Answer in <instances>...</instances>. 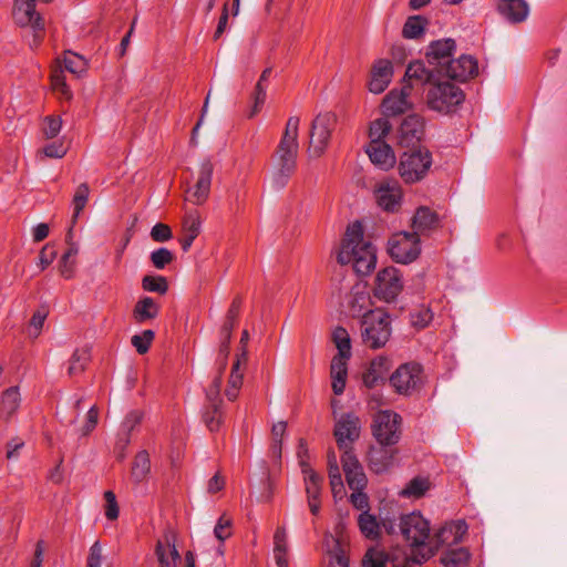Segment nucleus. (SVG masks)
<instances>
[{"mask_svg":"<svg viewBox=\"0 0 567 567\" xmlns=\"http://www.w3.org/2000/svg\"><path fill=\"white\" fill-rule=\"evenodd\" d=\"M432 320L433 313L430 308L421 307L410 313V322L417 329L427 327Z\"/></svg>","mask_w":567,"mask_h":567,"instance_id":"obj_48","label":"nucleus"},{"mask_svg":"<svg viewBox=\"0 0 567 567\" xmlns=\"http://www.w3.org/2000/svg\"><path fill=\"white\" fill-rule=\"evenodd\" d=\"M158 313L159 306L151 297L141 298L133 309V318L137 323H144L155 319Z\"/></svg>","mask_w":567,"mask_h":567,"instance_id":"obj_32","label":"nucleus"},{"mask_svg":"<svg viewBox=\"0 0 567 567\" xmlns=\"http://www.w3.org/2000/svg\"><path fill=\"white\" fill-rule=\"evenodd\" d=\"M391 336L389 315L382 309L368 310L361 319V338L371 349L385 346Z\"/></svg>","mask_w":567,"mask_h":567,"instance_id":"obj_4","label":"nucleus"},{"mask_svg":"<svg viewBox=\"0 0 567 567\" xmlns=\"http://www.w3.org/2000/svg\"><path fill=\"white\" fill-rule=\"evenodd\" d=\"M52 87L55 92L60 94L61 97L65 100H70L72 97V92L69 85L65 82V78L61 73L53 74L51 76Z\"/></svg>","mask_w":567,"mask_h":567,"instance_id":"obj_57","label":"nucleus"},{"mask_svg":"<svg viewBox=\"0 0 567 567\" xmlns=\"http://www.w3.org/2000/svg\"><path fill=\"white\" fill-rule=\"evenodd\" d=\"M90 361V351L86 348L76 349L71 358L70 367H69V374L75 375L78 373H81L84 369L86 363Z\"/></svg>","mask_w":567,"mask_h":567,"instance_id":"obj_45","label":"nucleus"},{"mask_svg":"<svg viewBox=\"0 0 567 567\" xmlns=\"http://www.w3.org/2000/svg\"><path fill=\"white\" fill-rule=\"evenodd\" d=\"M151 237L154 241L165 243L173 237L172 229L166 224L157 223L151 230Z\"/></svg>","mask_w":567,"mask_h":567,"instance_id":"obj_60","label":"nucleus"},{"mask_svg":"<svg viewBox=\"0 0 567 567\" xmlns=\"http://www.w3.org/2000/svg\"><path fill=\"white\" fill-rule=\"evenodd\" d=\"M455 49L456 44L453 39L432 41L426 49L425 56L429 64L436 69L437 73H442L452 60Z\"/></svg>","mask_w":567,"mask_h":567,"instance_id":"obj_15","label":"nucleus"},{"mask_svg":"<svg viewBox=\"0 0 567 567\" xmlns=\"http://www.w3.org/2000/svg\"><path fill=\"white\" fill-rule=\"evenodd\" d=\"M63 63L64 68L74 74H81L86 69L84 58L70 51L65 52Z\"/></svg>","mask_w":567,"mask_h":567,"instance_id":"obj_49","label":"nucleus"},{"mask_svg":"<svg viewBox=\"0 0 567 567\" xmlns=\"http://www.w3.org/2000/svg\"><path fill=\"white\" fill-rule=\"evenodd\" d=\"M104 498L106 501L105 506V516L110 520H114L118 517V505L116 502L115 494L112 491H106L104 493Z\"/></svg>","mask_w":567,"mask_h":567,"instance_id":"obj_61","label":"nucleus"},{"mask_svg":"<svg viewBox=\"0 0 567 567\" xmlns=\"http://www.w3.org/2000/svg\"><path fill=\"white\" fill-rule=\"evenodd\" d=\"M470 553L464 547L447 548L440 560L444 567H465L470 560Z\"/></svg>","mask_w":567,"mask_h":567,"instance_id":"obj_37","label":"nucleus"},{"mask_svg":"<svg viewBox=\"0 0 567 567\" xmlns=\"http://www.w3.org/2000/svg\"><path fill=\"white\" fill-rule=\"evenodd\" d=\"M390 130H391V124L386 118H384V117L377 118L370 125V130H369V136L371 138L370 143L382 142L381 140L388 135Z\"/></svg>","mask_w":567,"mask_h":567,"instance_id":"obj_46","label":"nucleus"},{"mask_svg":"<svg viewBox=\"0 0 567 567\" xmlns=\"http://www.w3.org/2000/svg\"><path fill=\"white\" fill-rule=\"evenodd\" d=\"M61 127V117L50 115L44 118L42 132L45 138H54L60 133Z\"/></svg>","mask_w":567,"mask_h":567,"instance_id":"obj_54","label":"nucleus"},{"mask_svg":"<svg viewBox=\"0 0 567 567\" xmlns=\"http://www.w3.org/2000/svg\"><path fill=\"white\" fill-rule=\"evenodd\" d=\"M432 165V154L426 148L405 152L401 156L399 174L408 184L416 183L425 177Z\"/></svg>","mask_w":567,"mask_h":567,"instance_id":"obj_7","label":"nucleus"},{"mask_svg":"<svg viewBox=\"0 0 567 567\" xmlns=\"http://www.w3.org/2000/svg\"><path fill=\"white\" fill-rule=\"evenodd\" d=\"M329 480L333 496L337 497L338 495H342L344 486L338 463L336 462L333 463L331 470L329 471Z\"/></svg>","mask_w":567,"mask_h":567,"instance_id":"obj_55","label":"nucleus"},{"mask_svg":"<svg viewBox=\"0 0 567 567\" xmlns=\"http://www.w3.org/2000/svg\"><path fill=\"white\" fill-rule=\"evenodd\" d=\"M337 124V116L331 112L319 113L311 124L308 153L318 158L327 150L331 134Z\"/></svg>","mask_w":567,"mask_h":567,"instance_id":"obj_8","label":"nucleus"},{"mask_svg":"<svg viewBox=\"0 0 567 567\" xmlns=\"http://www.w3.org/2000/svg\"><path fill=\"white\" fill-rule=\"evenodd\" d=\"M142 288L145 291L165 295L168 290V282L163 276H144L142 279Z\"/></svg>","mask_w":567,"mask_h":567,"instance_id":"obj_44","label":"nucleus"},{"mask_svg":"<svg viewBox=\"0 0 567 567\" xmlns=\"http://www.w3.org/2000/svg\"><path fill=\"white\" fill-rule=\"evenodd\" d=\"M200 226L202 220L199 215L196 212L188 213L183 221V233L186 235H192L196 238L200 233Z\"/></svg>","mask_w":567,"mask_h":567,"instance_id":"obj_53","label":"nucleus"},{"mask_svg":"<svg viewBox=\"0 0 567 567\" xmlns=\"http://www.w3.org/2000/svg\"><path fill=\"white\" fill-rule=\"evenodd\" d=\"M346 358L334 357L331 361L330 373L332 379V390L336 395H341L346 388L348 367Z\"/></svg>","mask_w":567,"mask_h":567,"instance_id":"obj_31","label":"nucleus"},{"mask_svg":"<svg viewBox=\"0 0 567 567\" xmlns=\"http://www.w3.org/2000/svg\"><path fill=\"white\" fill-rule=\"evenodd\" d=\"M400 530L411 547L414 548L415 561L421 564L434 556V549L430 539V522L419 512L403 515L400 522Z\"/></svg>","mask_w":567,"mask_h":567,"instance_id":"obj_2","label":"nucleus"},{"mask_svg":"<svg viewBox=\"0 0 567 567\" xmlns=\"http://www.w3.org/2000/svg\"><path fill=\"white\" fill-rule=\"evenodd\" d=\"M306 485L307 498H320L323 477L316 473L308 463L300 462Z\"/></svg>","mask_w":567,"mask_h":567,"instance_id":"obj_33","label":"nucleus"},{"mask_svg":"<svg viewBox=\"0 0 567 567\" xmlns=\"http://www.w3.org/2000/svg\"><path fill=\"white\" fill-rule=\"evenodd\" d=\"M430 488V482L425 477H414L412 478L405 487L400 492L402 497H412L420 498L422 497Z\"/></svg>","mask_w":567,"mask_h":567,"instance_id":"obj_41","label":"nucleus"},{"mask_svg":"<svg viewBox=\"0 0 567 567\" xmlns=\"http://www.w3.org/2000/svg\"><path fill=\"white\" fill-rule=\"evenodd\" d=\"M337 260L341 265L352 264L355 272L361 276L369 275L375 268V247L364 240L360 221L357 220L348 227Z\"/></svg>","mask_w":567,"mask_h":567,"instance_id":"obj_1","label":"nucleus"},{"mask_svg":"<svg viewBox=\"0 0 567 567\" xmlns=\"http://www.w3.org/2000/svg\"><path fill=\"white\" fill-rule=\"evenodd\" d=\"M223 403H207L203 413V420L209 431H218L223 423Z\"/></svg>","mask_w":567,"mask_h":567,"instance_id":"obj_40","label":"nucleus"},{"mask_svg":"<svg viewBox=\"0 0 567 567\" xmlns=\"http://www.w3.org/2000/svg\"><path fill=\"white\" fill-rule=\"evenodd\" d=\"M151 472L150 454L146 450L137 452L132 463L131 478L134 483L144 482Z\"/></svg>","mask_w":567,"mask_h":567,"instance_id":"obj_34","label":"nucleus"},{"mask_svg":"<svg viewBox=\"0 0 567 567\" xmlns=\"http://www.w3.org/2000/svg\"><path fill=\"white\" fill-rule=\"evenodd\" d=\"M441 74L451 80L465 82L478 74L477 60L472 55L463 54L458 59H452Z\"/></svg>","mask_w":567,"mask_h":567,"instance_id":"obj_16","label":"nucleus"},{"mask_svg":"<svg viewBox=\"0 0 567 567\" xmlns=\"http://www.w3.org/2000/svg\"><path fill=\"white\" fill-rule=\"evenodd\" d=\"M386 556L383 551L369 549L363 558V567H385Z\"/></svg>","mask_w":567,"mask_h":567,"instance_id":"obj_56","label":"nucleus"},{"mask_svg":"<svg viewBox=\"0 0 567 567\" xmlns=\"http://www.w3.org/2000/svg\"><path fill=\"white\" fill-rule=\"evenodd\" d=\"M441 73H437L436 69H429L425 66V63L421 60L413 61L409 63L405 74H404V83L403 85L420 84L430 86L439 79Z\"/></svg>","mask_w":567,"mask_h":567,"instance_id":"obj_25","label":"nucleus"},{"mask_svg":"<svg viewBox=\"0 0 567 567\" xmlns=\"http://www.w3.org/2000/svg\"><path fill=\"white\" fill-rule=\"evenodd\" d=\"M299 144L279 143L274 155L270 172V186L275 190L284 189L297 171Z\"/></svg>","mask_w":567,"mask_h":567,"instance_id":"obj_3","label":"nucleus"},{"mask_svg":"<svg viewBox=\"0 0 567 567\" xmlns=\"http://www.w3.org/2000/svg\"><path fill=\"white\" fill-rule=\"evenodd\" d=\"M391 386L400 395H411L423 384V369L416 362L399 365L389 378Z\"/></svg>","mask_w":567,"mask_h":567,"instance_id":"obj_9","label":"nucleus"},{"mask_svg":"<svg viewBox=\"0 0 567 567\" xmlns=\"http://www.w3.org/2000/svg\"><path fill=\"white\" fill-rule=\"evenodd\" d=\"M21 395L18 386H11L3 391L0 399V414L4 417L12 416L19 409Z\"/></svg>","mask_w":567,"mask_h":567,"instance_id":"obj_35","label":"nucleus"},{"mask_svg":"<svg viewBox=\"0 0 567 567\" xmlns=\"http://www.w3.org/2000/svg\"><path fill=\"white\" fill-rule=\"evenodd\" d=\"M350 502L352 506L360 511H369V497L363 489H352Z\"/></svg>","mask_w":567,"mask_h":567,"instance_id":"obj_64","label":"nucleus"},{"mask_svg":"<svg viewBox=\"0 0 567 567\" xmlns=\"http://www.w3.org/2000/svg\"><path fill=\"white\" fill-rule=\"evenodd\" d=\"M13 18L20 27H30L33 30V41L35 44H39L41 40L40 33L44 30V22L35 11V0H16Z\"/></svg>","mask_w":567,"mask_h":567,"instance_id":"obj_13","label":"nucleus"},{"mask_svg":"<svg viewBox=\"0 0 567 567\" xmlns=\"http://www.w3.org/2000/svg\"><path fill=\"white\" fill-rule=\"evenodd\" d=\"M401 271L395 267H386L378 271L374 280L373 295L384 302H393L403 290Z\"/></svg>","mask_w":567,"mask_h":567,"instance_id":"obj_11","label":"nucleus"},{"mask_svg":"<svg viewBox=\"0 0 567 567\" xmlns=\"http://www.w3.org/2000/svg\"><path fill=\"white\" fill-rule=\"evenodd\" d=\"M144 419V413L141 410L130 411L121 423L117 433L116 449L120 450L118 457L121 460L125 456V450L131 443V435L138 429Z\"/></svg>","mask_w":567,"mask_h":567,"instance_id":"obj_23","label":"nucleus"},{"mask_svg":"<svg viewBox=\"0 0 567 567\" xmlns=\"http://www.w3.org/2000/svg\"><path fill=\"white\" fill-rule=\"evenodd\" d=\"M266 96L267 84L257 83L251 94L252 106L249 112V117H254L257 113L260 112L262 105L265 104Z\"/></svg>","mask_w":567,"mask_h":567,"instance_id":"obj_51","label":"nucleus"},{"mask_svg":"<svg viewBox=\"0 0 567 567\" xmlns=\"http://www.w3.org/2000/svg\"><path fill=\"white\" fill-rule=\"evenodd\" d=\"M333 340L338 349V355L336 357L350 359L351 341L348 331L344 328L338 327L333 331Z\"/></svg>","mask_w":567,"mask_h":567,"instance_id":"obj_42","label":"nucleus"},{"mask_svg":"<svg viewBox=\"0 0 567 567\" xmlns=\"http://www.w3.org/2000/svg\"><path fill=\"white\" fill-rule=\"evenodd\" d=\"M48 311L45 309H39L37 310L31 320H30V334H33V337H38L40 333V330L43 327V323L47 319Z\"/></svg>","mask_w":567,"mask_h":567,"instance_id":"obj_63","label":"nucleus"},{"mask_svg":"<svg viewBox=\"0 0 567 567\" xmlns=\"http://www.w3.org/2000/svg\"><path fill=\"white\" fill-rule=\"evenodd\" d=\"M497 11L509 23H520L529 14V6L525 0H498Z\"/></svg>","mask_w":567,"mask_h":567,"instance_id":"obj_27","label":"nucleus"},{"mask_svg":"<svg viewBox=\"0 0 567 567\" xmlns=\"http://www.w3.org/2000/svg\"><path fill=\"white\" fill-rule=\"evenodd\" d=\"M346 480L351 489H364L368 483L363 467L353 451H347L341 456Z\"/></svg>","mask_w":567,"mask_h":567,"instance_id":"obj_19","label":"nucleus"},{"mask_svg":"<svg viewBox=\"0 0 567 567\" xmlns=\"http://www.w3.org/2000/svg\"><path fill=\"white\" fill-rule=\"evenodd\" d=\"M370 161L379 168L386 171L395 164V155L390 145L384 142L369 143L365 150Z\"/></svg>","mask_w":567,"mask_h":567,"instance_id":"obj_30","label":"nucleus"},{"mask_svg":"<svg viewBox=\"0 0 567 567\" xmlns=\"http://www.w3.org/2000/svg\"><path fill=\"white\" fill-rule=\"evenodd\" d=\"M466 529L467 526L462 520L445 524L434 534L432 539H429L427 544H431L435 553L443 545L458 544L466 533Z\"/></svg>","mask_w":567,"mask_h":567,"instance_id":"obj_21","label":"nucleus"},{"mask_svg":"<svg viewBox=\"0 0 567 567\" xmlns=\"http://www.w3.org/2000/svg\"><path fill=\"white\" fill-rule=\"evenodd\" d=\"M215 537L224 542L231 535V520L225 515L220 516L215 528H214Z\"/></svg>","mask_w":567,"mask_h":567,"instance_id":"obj_58","label":"nucleus"},{"mask_svg":"<svg viewBox=\"0 0 567 567\" xmlns=\"http://www.w3.org/2000/svg\"><path fill=\"white\" fill-rule=\"evenodd\" d=\"M441 226L439 215L426 206H421L415 210L412 218V233L420 238L429 236L432 231Z\"/></svg>","mask_w":567,"mask_h":567,"instance_id":"obj_24","label":"nucleus"},{"mask_svg":"<svg viewBox=\"0 0 567 567\" xmlns=\"http://www.w3.org/2000/svg\"><path fill=\"white\" fill-rule=\"evenodd\" d=\"M393 76V65L390 60L380 59L374 62L369 81V90L374 94L382 93L390 84Z\"/></svg>","mask_w":567,"mask_h":567,"instance_id":"obj_26","label":"nucleus"},{"mask_svg":"<svg viewBox=\"0 0 567 567\" xmlns=\"http://www.w3.org/2000/svg\"><path fill=\"white\" fill-rule=\"evenodd\" d=\"M274 555L277 567H289L288 543L285 527H278L274 535Z\"/></svg>","mask_w":567,"mask_h":567,"instance_id":"obj_36","label":"nucleus"},{"mask_svg":"<svg viewBox=\"0 0 567 567\" xmlns=\"http://www.w3.org/2000/svg\"><path fill=\"white\" fill-rule=\"evenodd\" d=\"M358 525L360 532L370 539H375L380 535V526L377 520V517L369 513V511H363L358 517Z\"/></svg>","mask_w":567,"mask_h":567,"instance_id":"obj_38","label":"nucleus"},{"mask_svg":"<svg viewBox=\"0 0 567 567\" xmlns=\"http://www.w3.org/2000/svg\"><path fill=\"white\" fill-rule=\"evenodd\" d=\"M374 195L383 210L394 213L401 206L402 190L396 182H382L377 187Z\"/></svg>","mask_w":567,"mask_h":567,"instance_id":"obj_20","label":"nucleus"},{"mask_svg":"<svg viewBox=\"0 0 567 567\" xmlns=\"http://www.w3.org/2000/svg\"><path fill=\"white\" fill-rule=\"evenodd\" d=\"M464 100L465 94L460 86L440 78L429 87L425 99L430 110L445 114L455 111Z\"/></svg>","mask_w":567,"mask_h":567,"instance_id":"obj_5","label":"nucleus"},{"mask_svg":"<svg viewBox=\"0 0 567 567\" xmlns=\"http://www.w3.org/2000/svg\"><path fill=\"white\" fill-rule=\"evenodd\" d=\"M395 454L393 446L371 447L368 453L369 467L377 474L384 473L394 464Z\"/></svg>","mask_w":567,"mask_h":567,"instance_id":"obj_28","label":"nucleus"},{"mask_svg":"<svg viewBox=\"0 0 567 567\" xmlns=\"http://www.w3.org/2000/svg\"><path fill=\"white\" fill-rule=\"evenodd\" d=\"M103 563L102 545L99 540L90 547L87 556V567H101Z\"/></svg>","mask_w":567,"mask_h":567,"instance_id":"obj_62","label":"nucleus"},{"mask_svg":"<svg viewBox=\"0 0 567 567\" xmlns=\"http://www.w3.org/2000/svg\"><path fill=\"white\" fill-rule=\"evenodd\" d=\"M427 20L422 16L409 17L405 21L402 35L405 39H419L425 31Z\"/></svg>","mask_w":567,"mask_h":567,"instance_id":"obj_39","label":"nucleus"},{"mask_svg":"<svg viewBox=\"0 0 567 567\" xmlns=\"http://www.w3.org/2000/svg\"><path fill=\"white\" fill-rule=\"evenodd\" d=\"M214 166L209 158L200 163L198 178L193 188L187 189V199L195 205L203 204L209 195Z\"/></svg>","mask_w":567,"mask_h":567,"instance_id":"obj_17","label":"nucleus"},{"mask_svg":"<svg viewBox=\"0 0 567 567\" xmlns=\"http://www.w3.org/2000/svg\"><path fill=\"white\" fill-rule=\"evenodd\" d=\"M402 417L392 410H380L372 419L371 432L382 446H394L401 440Z\"/></svg>","mask_w":567,"mask_h":567,"instance_id":"obj_6","label":"nucleus"},{"mask_svg":"<svg viewBox=\"0 0 567 567\" xmlns=\"http://www.w3.org/2000/svg\"><path fill=\"white\" fill-rule=\"evenodd\" d=\"M361 420L354 413H344L334 424L333 435L338 447L346 453L353 451L352 444L360 437Z\"/></svg>","mask_w":567,"mask_h":567,"instance_id":"obj_12","label":"nucleus"},{"mask_svg":"<svg viewBox=\"0 0 567 567\" xmlns=\"http://www.w3.org/2000/svg\"><path fill=\"white\" fill-rule=\"evenodd\" d=\"M388 252L399 264H410L421 254V240L412 231H400L389 239Z\"/></svg>","mask_w":567,"mask_h":567,"instance_id":"obj_10","label":"nucleus"},{"mask_svg":"<svg viewBox=\"0 0 567 567\" xmlns=\"http://www.w3.org/2000/svg\"><path fill=\"white\" fill-rule=\"evenodd\" d=\"M389 368V360L385 357H377L373 359L362 377L364 386L369 390H373L384 384Z\"/></svg>","mask_w":567,"mask_h":567,"instance_id":"obj_29","label":"nucleus"},{"mask_svg":"<svg viewBox=\"0 0 567 567\" xmlns=\"http://www.w3.org/2000/svg\"><path fill=\"white\" fill-rule=\"evenodd\" d=\"M223 372V370H220ZM220 388H221V373L217 375L212 384L206 390V401L207 403H223L220 398Z\"/></svg>","mask_w":567,"mask_h":567,"instance_id":"obj_59","label":"nucleus"},{"mask_svg":"<svg viewBox=\"0 0 567 567\" xmlns=\"http://www.w3.org/2000/svg\"><path fill=\"white\" fill-rule=\"evenodd\" d=\"M299 123L300 118L298 116H290L287 121L285 132L279 143L285 144H299L298 143V134H299Z\"/></svg>","mask_w":567,"mask_h":567,"instance_id":"obj_47","label":"nucleus"},{"mask_svg":"<svg viewBox=\"0 0 567 567\" xmlns=\"http://www.w3.org/2000/svg\"><path fill=\"white\" fill-rule=\"evenodd\" d=\"M411 85H403L400 90L390 91L382 102L383 114L395 116L408 111L412 104L409 101Z\"/></svg>","mask_w":567,"mask_h":567,"instance_id":"obj_22","label":"nucleus"},{"mask_svg":"<svg viewBox=\"0 0 567 567\" xmlns=\"http://www.w3.org/2000/svg\"><path fill=\"white\" fill-rule=\"evenodd\" d=\"M155 333L153 330H144L141 334H134L131 339L133 347L140 354H144L148 351Z\"/></svg>","mask_w":567,"mask_h":567,"instance_id":"obj_50","label":"nucleus"},{"mask_svg":"<svg viewBox=\"0 0 567 567\" xmlns=\"http://www.w3.org/2000/svg\"><path fill=\"white\" fill-rule=\"evenodd\" d=\"M150 259L156 269H164L173 261L174 255L169 249L161 247L151 252Z\"/></svg>","mask_w":567,"mask_h":567,"instance_id":"obj_52","label":"nucleus"},{"mask_svg":"<svg viewBox=\"0 0 567 567\" xmlns=\"http://www.w3.org/2000/svg\"><path fill=\"white\" fill-rule=\"evenodd\" d=\"M176 536L172 529H166L161 538L157 539L154 554L158 567H176L181 560V555L176 549Z\"/></svg>","mask_w":567,"mask_h":567,"instance_id":"obj_14","label":"nucleus"},{"mask_svg":"<svg viewBox=\"0 0 567 567\" xmlns=\"http://www.w3.org/2000/svg\"><path fill=\"white\" fill-rule=\"evenodd\" d=\"M424 134V120L417 114L406 116L398 131V143L410 147L416 145Z\"/></svg>","mask_w":567,"mask_h":567,"instance_id":"obj_18","label":"nucleus"},{"mask_svg":"<svg viewBox=\"0 0 567 567\" xmlns=\"http://www.w3.org/2000/svg\"><path fill=\"white\" fill-rule=\"evenodd\" d=\"M90 196V187L86 183H82L78 186L75 189V193L73 195L72 206H73V220L75 221L81 212L84 209V207L87 204Z\"/></svg>","mask_w":567,"mask_h":567,"instance_id":"obj_43","label":"nucleus"}]
</instances>
